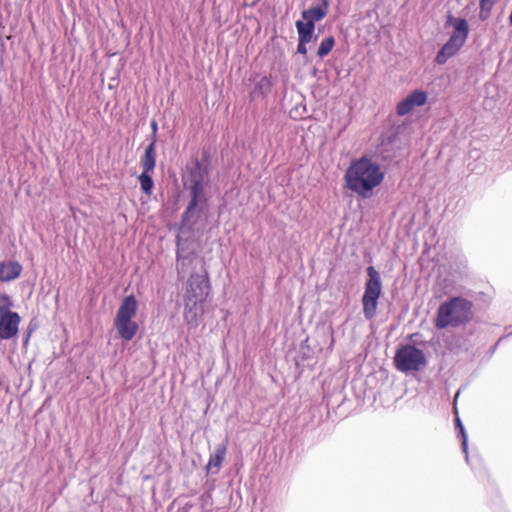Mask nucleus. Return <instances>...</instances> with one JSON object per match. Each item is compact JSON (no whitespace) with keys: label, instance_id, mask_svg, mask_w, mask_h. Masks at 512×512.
<instances>
[{"label":"nucleus","instance_id":"nucleus-21","mask_svg":"<svg viewBox=\"0 0 512 512\" xmlns=\"http://www.w3.org/2000/svg\"><path fill=\"white\" fill-rule=\"evenodd\" d=\"M456 425L460 428V432H461L462 437H463L462 445H463L464 450H466V448H467L466 434H465V431H464V427H463V425H462V423H461L459 418H456Z\"/></svg>","mask_w":512,"mask_h":512},{"label":"nucleus","instance_id":"nucleus-19","mask_svg":"<svg viewBox=\"0 0 512 512\" xmlns=\"http://www.w3.org/2000/svg\"><path fill=\"white\" fill-rule=\"evenodd\" d=\"M13 302L7 294L0 295V315L14 313L11 311Z\"/></svg>","mask_w":512,"mask_h":512},{"label":"nucleus","instance_id":"nucleus-16","mask_svg":"<svg viewBox=\"0 0 512 512\" xmlns=\"http://www.w3.org/2000/svg\"><path fill=\"white\" fill-rule=\"evenodd\" d=\"M298 33V46H297V52L302 55L307 54V47L306 45L311 42L313 38V34L307 33L305 31L297 30Z\"/></svg>","mask_w":512,"mask_h":512},{"label":"nucleus","instance_id":"nucleus-14","mask_svg":"<svg viewBox=\"0 0 512 512\" xmlns=\"http://www.w3.org/2000/svg\"><path fill=\"white\" fill-rule=\"evenodd\" d=\"M115 327L122 339L129 341L138 332V324L132 319L115 320Z\"/></svg>","mask_w":512,"mask_h":512},{"label":"nucleus","instance_id":"nucleus-20","mask_svg":"<svg viewBox=\"0 0 512 512\" xmlns=\"http://www.w3.org/2000/svg\"><path fill=\"white\" fill-rule=\"evenodd\" d=\"M272 83L271 80L268 77H262L260 81L257 83V88L260 90H267L269 91L271 89Z\"/></svg>","mask_w":512,"mask_h":512},{"label":"nucleus","instance_id":"nucleus-3","mask_svg":"<svg viewBox=\"0 0 512 512\" xmlns=\"http://www.w3.org/2000/svg\"><path fill=\"white\" fill-rule=\"evenodd\" d=\"M384 177L380 165L365 155L351 161L345 171L344 181L348 190L367 199L372 197L375 188L381 185Z\"/></svg>","mask_w":512,"mask_h":512},{"label":"nucleus","instance_id":"nucleus-22","mask_svg":"<svg viewBox=\"0 0 512 512\" xmlns=\"http://www.w3.org/2000/svg\"><path fill=\"white\" fill-rule=\"evenodd\" d=\"M151 127H152V130H153V137H154L153 141L156 143L155 137H156V134H157L158 124H157V121L155 119H153L151 121Z\"/></svg>","mask_w":512,"mask_h":512},{"label":"nucleus","instance_id":"nucleus-2","mask_svg":"<svg viewBox=\"0 0 512 512\" xmlns=\"http://www.w3.org/2000/svg\"><path fill=\"white\" fill-rule=\"evenodd\" d=\"M188 243V250L185 252V254L188 255L189 259H191V262H188L186 270L182 271L179 265L180 263L178 250L177 267L179 273H188L195 269V266H192L194 261H197L200 264V272L192 273L188 278L183 296L184 319L189 325L197 326L199 320L204 315V305L210 294L211 284L208 272L205 268L204 260H199L196 255V250L199 245L190 241V237H188Z\"/></svg>","mask_w":512,"mask_h":512},{"label":"nucleus","instance_id":"nucleus-8","mask_svg":"<svg viewBox=\"0 0 512 512\" xmlns=\"http://www.w3.org/2000/svg\"><path fill=\"white\" fill-rule=\"evenodd\" d=\"M321 3V6L312 7L302 11V20H298L296 22L297 30H303L307 33L314 35L315 30V22L322 20L328 13L329 10V0H318Z\"/></svg>","mask_w":512,"mask_h":512},{"label":"nucleus","instance_id":"nucleus-11","mask_svg":"<svg viewBox=\"0 0 512 512\" xmlns=\"http://www.w3.org/2000/svg\"><path fill=\"white\" fill-rule=\"evenodd\" d=\"M20 321L17 312L0 315V339L8 340L15 337L19 331Z\"/></svg>","mask_w":512,"mask_h":512},{"label":"nucleus","instance_id":"nucleus-23","mask_svg":"<svg viewBox=\"0 0 512 512\" xmlns=\"http://www.w3.org/2000/svg\"><path fill=\"white\" fill-rule=\"evenodd\" d=\"M29 336H30V334H28V336L26 338V341H25L26 343L29 341Z\"/></svg>","mask_w":512,"mask_h":512},{"label":"nucleus","instance_id":"nucleus-5","mask_svg":"<svg viewBox=\"0 0 512 512\" xmlns=\"http://www.w3.org/2000/svg\"><path fill=\"white\" fill-rule=\"evenodd\" d=\"M447 23L454 28V31L436 55L435 61L439 65L445 64L456 55L464 46L469 35V25L466 19L448 15Z\"/></svg>","mask_w":512,"mask_h":512},{"label":"nucleus","instance_id":"nucleus-10","mask_svg":"<svg viewBox=\"0 0 512 512\" xmlns=\"http://www.w3.org/2000/svg\"><path fill=\"white\" fill-rule=\"evenodd\" d=\"M426 101V92L422 90H414L397 104L396 112L399 116L407 115L414 109V107L423 106Z\"/></svg>","mask_w":512,"mask_h":512},{"label":"nucleus","instance_id":"nucleus-13","mask_svg":"<svg viewBox=\"0 0 512 512\" xmlns=\"http://www.w3.org/2000/svg\"><path fill=\"white\" fill-rule=\"evenodd\" d=\"M22 271L18 262L9 261L0 263V281L9 282L16 279Z\"/></svg>","mask_w":512,"mask_h":512},{"label":"nucleus","instance_id":"nucleus-1","mask_svg":"<svg viewBox=\"0 0 512 512\" xmlns=\"http://www.w3.org/2000/svg\"><path fill=\"white\" fill-rule=\"evenodd\" d=\"M208 174V163L200 161L198 158H193L187 163L182 175L184 188L189 191L191 196L177 236L179 265L182 271H185L188 262H191V259L185 254L188 250V237L191 236V229L200 219L203 209L207 205L204 189L208 184Z\"/></svg>","mask_w":512,"mask_h":512},{"label":"nucleus","instance_id":"nucleus-9","mask_svg":"<svg viewBox=\"0 0 512 512\" xmlns=\"http://www.w3.org/2000/svg\"><path fill=\"white\" fill-rule=\"evenodd\" d=\"M156 164V153H155V142L152 141L145 149L144 155L141 158V165L143 172L139 176V182L141 189L145 194H151L153 189V180L149 175V172L155 168Z\"/></svg>","mask_w":512,"mask_h":512},{"label":"nucleus","instance_id":"nucleus-7","mask_svg":"<svg viewBox=\"0 0 512 512\" xmlns=\"http://www.w3.org/2000/svg\"><path fill=\"white\" fill-rule=\"evenodd\" d=\"M394 364L401 372L418 371L426 364V357L422 350L408 344L396 351Z\"/></svg>","mask_w":512,"mask_h":512},{"label":"nucleus","instance_id":"nucleus-15","mask_svg":"<svg viewBox=\"0 0 512 512\" xmlns=\"http://www.w3.org/2000/svg\"><path fill=\"white\" fill-rule=\"evenodd\" d=\"M226 452V444L218 445L215 449V452L210 456L208 460L207 470L212 471L213 473H218L225 459Z\"/></svg>","mask_w":512,"mask_h":512},{"label":"nucleus","instance_id":"nucleus-4","mask_svg":"<svg viewBox=\"0 0 512 512\" xmlns=\"http://www.w3.org/2000/svg\"><path fill=\"white\" fill-rule=\"evenodd\" d=\"M472 317L473 303L463 297H453L439 306L434 324L439 330L458 327L468 323Z\"/></svg>","mask_w":512,"mask_h":512},{"label":"nucleus","instance_id":"nucleus-6","mask_svg":"<svg viewBox=\"0 0 512 512\" xmlns=\"http://www.w3.org/2000/svg\"><path fill=\"white\" fill-rule=\"evenodd\" d=\"M367 274L369 278L365 284L362 304L365 318L371 320L376 315L378 300L382 293V286L379 273L373 266L367 268Z\"/></svg>","mask_w":512,"mask_h":512},{"label":"nucleus","instance_id":"nucleus-12","mask_svg":"<svg viewBox=\"0 0 512 512\" xmlns=\"http://www.w3.org/2000/svg\"><path fill=\"white\" fill-rule=\"evenodd\" d=\"M137 311V301L133 295L127 296L122 301V304L117 312L115 320H128L132 319Z\"/></svg>","mask_w":512,"mask_h":512},{"label":"nucleus","instance_id":"nucleus-18","mask_svg":"<svg viewBox=\"0 0 512 512\" xmlns=\"http://www.w3.org/2000/svg\"><path fill=\"white\" fill-rule=\"evenodd\" d=\"M495 1L496 0H480L479 18L481 20L484 21L489 18Z\"/></svg>","mask_w":512,"mask_h":512},{"label":"nucleus","instance_id":"nucleus-17","mask_svg":"<svg viewBox=\"0 0 512 512\" xmlns=\"http://www.w3.org/2000/svg\"><path fill=\"white\" fill-rule=\"evenodd\" d=\"M335 46V39L333 36H329L325 39H323L319 45V48L317 50V55L320 58H324L327 56Z\"/></svg>","mask_w":512,"mask_h":512}]
</instances>
